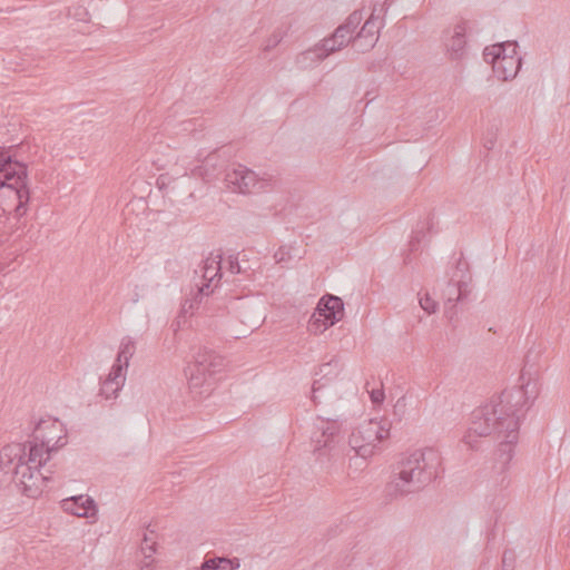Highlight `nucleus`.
I'll return each instance as SVG.
<instances>
[{"mask_svg": "<svg viewBox=\"0 0 570 570\" xmlns=\"http://www.w3.org/2000/svg\"><path fill=\"white\" fill-rule=\"evenodd\" d=\"M520 380L524 382L521 386L504 390L490 403L475 409L462 438V442L472 450L479 449L483 440L492 434L502 438L495 452L499 463H509L513 459L520 417L539 394L537 381L530 377L525 368Z\"/></svg>", "mask_w": 570, "mask_h": 570, "instance_id": "1", "label": "nucleus"}, {"mask_svg": "<svg viewBox=\"0 0 570 570\" xmlns=\"http://www.w3.org/2000/svg\"><path fill=\"white\" fill-rule=\"evenodd\" d=\"M33 441L29 446V461L47 463L55 452L67 444V431L58 419H42L35 426Z\"/></svg>", "mask_w": 570, "mask_h": 570, "instance_id": "2", "label": "nucleus"}, {"mask_svg": "<svg viewBox=\"0 0 570 570\" xmlns=\"http://www.w3.org/2000/svg\"><path fill=\"white\" fill-rule=\"evenodd\" d=\"M223 365V358L215 352L206 348L199 351L194 357V363L186 370L190 392L200 399L208 396L214 390V374L219 372Z\"/></svg>", "mask_w": 570, "mask_h": 570, "instance_id": "3", "label": "nucleus"}, {"mask_svg": "<svg viewBox=\"0 0 570 570\" xmlns=\"http://www.w3.org/2000/svg\"><path fill=\"white\" fill-rule=\"evenodd\" d=\"M438 465H413L404 469L403 465H396L393 470L394 479L385 485V498L389 503L395 498L421 490L438 475Z\"/></svg>", "mask_w": 570, "mask_h": 570, "instance_id": "4", "label": "nucleus"}, {"mask_svg": "<svg viewBox=\"0 0 570 570\" xmlns=\"http://www.w3.org/2000/svg\"><path fill=\"white\" fill-rule=\"evenodd\" d=\"M391 423L387 420L372 419L360 424L348 440L350 451L366 460L377 450L380 444L389 439Z\"/></svg>", "mask_w": 570, "mask_h": 570, "instance_id": "5", "label": "nucleus"}, {"mask_svg": "<svg viewBox=\"0 0 570 570\" xmlns=\"http://www.w3.org/2000/svg\"><path fill=\"white\" fill-rule=\"evenodd\" d=\"M342 440L341 423L334 420H321L311 435V448L315 460H338Z\"/></svg>", "mask_w": 570, "mask_h": 570, "instance_id": "6", "label": "nucleus"}, {"mask_svg": "<svg viewBox=\"0 0 570 570\" xmlns=\"http://www.w3.org/2000/svg\"><path fill=\"white\" fill-rule=\"evenodd\" d=\"M517 42H503L484 49V61L492 65L493 72L499 79L507 81L518 75L521 57L517 55Z\"/></svg>", "mask_w": 570, "mask_h": 570, "instance_id": "7", "label": "nucleus"}, {"mask_svg": "<svg viewBox=\"0 0 570 570\" xmlns=\"http://www.w3.org/2000/svg\"><path fill=\"white\" fill-rule=\"evenodd\" d=\"M48 465H0V473H12L22 495L36 499L42 493L48 478L40 470Z\"/></svg>", "mask_w": 570, "mask_h": 570, "instance_id": "8", "label": "nucleus"}, {"mask_svg": "<svg viewBox=\"0 0 570 570\" xmlns=\"http://www.w3.org/2000/svg\"><path fill=\"white\" fill-rule=\"evenodd\" d=\"M273 177L264 174L258 176L254 170L244 165H237L228 170L225 176L227 186L240 194L257 193L271 185Z\"/></svg>", "mask_w": 570, "mask_h": 570, "instance_id": "9", "label": "nucleus"}, {"mask_svg": "<svg viewBox=\"0 0 570 570\" xmlns=\"http://www.w3.org/2000/svg\"><path fill=\"white\" fill-rule=\"evenodd\" d=\"M344 315L343 301L333 295H327L318 302L316 312L312 315L308 330L314 334H321L342 320Z\"/></svg>", "mask_w": 570, "mask_h": 570, "instance_id": "10", "label": "nucleus"}, {"mask_svg": "<svg viewBox=\"0 0 570 570\" xmlns=\"http://www.w3.org/2000/svg\"><path fill=\"white\" fill-rule=\"evenodd\" d=\"M28 187V167L12 158L9 151L0 149V187Z\"/></svg>", "mask_w": 570, "mask_h": 570, "instance_id": "11", "label": "nucleus"}, {"mask_svg": "<svg viewBox=\"0 0 570 570\" xmlns=\"http://www.w3.org/2000/svg\"><path fill=\"white\" fill-rule=\"evenodd\" d=\"M29 200V187H11V185L0 187V205L4 217L12 213L17 218L22 217L28 210Z\"/></svg>", "mask_w": 570, "mask_h": 570, "instance_id": "12", "label": "nucleus"}, {"mask_svg": "<svg viewBox=\"0 0 570 570\" xmlns=\"http://www.w3.org/2000/svg\"><path fill=\"white\" fill-rule=\"evenodd\" d=\"M375 11L376 9H373L371 16L354 37V46L360 51H367L372 49L379 40V33L383 27V20L375 13Z\"/></svg>", "mask_w": 570, "mask_h": 570, "instance_id": "13", "label": "nucleus"}, {"mask_svg": "<svg viewBox=\"0 0 570 570\" xmlns=\"http://www.w3.org/2000/svg\"><path fill=\"white\" fill-rule=\"evenodd\" d=\"M468 23L461 21L446 31L445 48L452 60H460L465 55Z\"/></svg>", "mask_w": 570, "mask_h": 570, "instance_id": "14", "label": "nucleus"}, {"mask_svg": "<svg viewBox=\"0 0 570 570\" xmlns=\"http://www.w3.org/2000/svg\"><path fill=\"white\" fill-rule=\"evenodd\" d=\"M60 507H62V511L70 514L76 515L78 518H94L97 513V507L94 499L88 495H72L67 498L60 502Z\"/></svg>", "mask_w": 570, "mask_h": 570, "instance_id": "15", "label": "nucleus"}, {"mask_svg": "<svg viewBox=\"0 0 570 570\" xmlns=\"http://www.w3.org/2000/svg\"><path fill=\"white\" fill-rule=\"evenodd\" d=\"M220 261L222 257L217 255L209 256L203 262V265L200 267L203 282L198 286L199 294H210L213 293V288L217 286V283L222 277Z\"/></svg>", "mask_w": 570, "mask_h": 570, "instance_id": "16", "label": "nucleus"}, {"mask_svg": "<svg viewBox=\"0 0 570 570\" xmlns=\"http://www.w3.org/2000/svg\"><path fill=\"white\" fill-rule=\"evenodd\" d=\"M126 381V373H124V366L120 364H114L108 376L101 383L100 395L106 400L117 396V393L124 386Z\"/></svg>", "mask_w": 570, "mask_h": 570, "instance_id": "17", "label": "nucleus"}, {"mask_svg": "<svg viewBox=\"0 0 570 570\" xmlns=\"http://www.w3.org/2000/svg\"><path fill=\"white\" fill-rule=\"evenodd\" d=\"M363 21V13L361 10L353 11L346 21L338 26L332 35L338 46L345 47L351 40L354 41L353 33Z\"/></svg>", "mask_w": 570, "mask_h": 570, "instance_id": "18", "label": "nucleus"}, {"mask_svg": "<svg viewBox=\"0 0 570 570\" xmlns=\"http://www.w3.org/2000/svg\"><path fill=\"white\" fill-rule=\"evenodd\" d=\"M442 460L441 451L435 445L411 449L402 463H432Z\"/></svg>", "mask_w": 570, "mask_h": 570, "instance_id": "19", "label": "nucleus"}, {"mask_svg": "<svg viewBox=\"0 0 570 570\" xmlns=\"http://www.w3.org/2000/svg\"><path fill=\"white\" fill-rule=\"evenodd\" d=\"M0 463H32L29 461V448L23 443H11L0 451Z\"/></svg>", "mask_w": 570, "mask_h": 570, "instance_id": "20", "label": "nucleus"}, {"mask_svg": "<svg viewBox=\"0 0 570 570\" xmlns=\"http://www.w3.org/2000/svg\"><path fill=\"white\" fill-rule=\"evenodd\" d=\"M468 293V285L463 282H459L456 285L449 283L445 295H446V303H445V315L449 318H452L455 314L454 307L455 303L461 302L464 299Z\"/></svg>", "mask_w": 570, "mask_h": 570, "instance_id": "21", "label": "nucleus"}, {"mask_svg": "<svg viewBox=\"0 0 570 570\" xmlns=\"http://www.w3.org/2000/svg\"><path fill=\"white\" fill-rule=\"evenodd\" d=\"M239 568V561L234 558L217 557L214 554H207L202 562V570H237Z\"/></svg>", "mask_w": 570, "mask_h": 570, "instance_id": "22", "label": "nucleus"}, {"mask_svg": "<svg viewBox=\"0 0 570 570\" xmlns=\"http://www.w3.org/2000/svg\"><path fill=\"white\" fill-rule=\"evenodd\" d=\"M323 60L324 57L321 55L320 48L315 45L313 48H309L297 55L295 63L299 69L306 70L316 66Z\"/></svg>", "mask_w": 570, "mask_h": 570, "instance_id": "23", "label": "nucleus"}, {"mask_svg": "<svg viewBox=\"0 0 570 570\" xmlns=\"http://www.w3.org/2000/svg\"><path fill=\"white\" fill-rule=\"evenodd\" d=\"M136 352V342L130 336H125L119 346V352L117 355V360L115 364H120L124 366V373H127V368L129 366V361L134 356Z\"/></svg>", "mask_w": 570, "mask_h": 570, "instance_id": "24", "label": "nucleus"}, {"mask_svg": "<svg viewBox=\"0 0 570 570\" xmlns=\"http://www.w3.org/2000/svg\"><path fill=\"white\" fill-rule=\"evenodd\" d=\"M209 294H199V287L197 288V292L193 295L191 298H186L183 306H181V313L183 314H189L193 315L194 309L198 308L200 305L204 296H208Z\"/></svg>", "mask_w": 570, "mask_h": 570, "instance_id": "25", "label": "nucleus"}, {"mask_svg": "<svg viewBox=\"0 0 570 570\" xmlns=\"http://www.w3.org/2000/svg\"><path fill=\"white\" fill-rule=\"evenodd\" d=\"M316 46L320 48L321 55L324 57V59L327 58L331 53L342 49V46H338L333 36L323 39Z\"/></svg>", "mask_w": 570, "mask_h": 570, "instance_id": "26", "label": "nucleus"}, {"mask_svg": "<svg viewBox=\"0 0 570 570\" xmlns=\"http://www.w3.org/2000/svg\"><path fill=\"white\" fill-rule=\"evenodd\" d=\"M149 534L153 535V530H149V533L145 532L144 543H141V551H144L145 558H150V556L156 552V549L154 548L156 542L151 537H149Z\"/></svg>", "mask_w": 570, "mask_h": 570, "instance_id": "27", "label": "nucleus"}, {"mask_svg": "<svg viewBox=\"0 0 570 570\" xmlns=\"http://www.w3.org/2000/svg\"><path fill=\"white\" fill-rule=\"evenodd\" d=\"M420 306L429 314H433L438 309V303L429 294L420 298Z\"/></svg>", "mask_w": 570, "mask_h": 570, "instance_id": "28", "label": "nucleus"}, {"mask_svg": "<svg viewBox=\"0 0 570 570\" xmlns=\"http://www.w3.org/2000/svg\"><path fill=\"white\" fill-rule=\"evenodd\" d=\"M514 553L511 550L502 552V570H513Z\"/></svg>", "mask_w": 570, "mask_h": 570, "instance_id": "29", "label": "nucleus"}, {"mask_svg": "<svg viewBox=\"0 0 570 570\" xmlns=\"http://www.w3.org/2000/svg\"><path fill=\"white\" fill-rule=\"evenodd\" d=\"M327 385V381L322 383L321 380H315L312 385V401L314 404H318L317 393Z\"/></svg>", "mask_w": 570, "mask_h": 570, "instance_id": "30", "label": "nucleus"}, {"mask_svg": "<svg viewBox=\"0 0 570 570\" xmlns=\"http://www.w3.org/2000/svg\"><path fill=\"white\" fill-rule=\"evenodd\" d=\"M370 397L374 404H381L385 397L384 391L382 389L372 390V392L370 393Z\"/></svg>", "mask_w": 570, "mask_h": 570, "instance_id": "31", "label": "nucleus"}, {"mask_svg": "<svg viewBox=\"0 0 570 570\" xmlns=\"http://www.w3.org/2000/svg\"><path fill=\"white\" fill-rule=\"evenodd\" d=\"M142 292H144V287L142 286L136 285L134 287L132 297H131V302L134 304L138 303L139 299L142 297Z\"/></svg>", "mask_w": 570, "mask_h": 570, "instance_id": "32", "label": "nucleus"}, {"mask_svg": "<svg viewBox=\"0 0 570 570\" xmlns=\"http://www.w3.org/2000/svg\"><path fill=\"white\" fill-rule=\"evenodd\" d=\"M288 253L284 248H279L275 252L274 258L277 263H283L287 261Z\"/></svg>", "mask_w": 570, "mask_h": 570, "instance_id": "33", "label": "nucleus"}, {"mask_svg": "<svg viewBox=\"0 0 570 570\" xmlns=\"http://www.w3.org/2000/svg\"><path fill=\"white\" fill-rule=\"evenodd\" d=\"M421 242V230L416 229L414 232V236L412 237L410 242L411 249L414 250L415 246Z\"/></svg>", "mask_w": 570, "mask_h": 570, "instance_id": "34", "label": "nucleus"}, {"mask_svg": "<svg viewBox=\"0 0 570 570\" xmlns=\"http://www.w3.org/2000/svg\"><path fill=\"white\" fill-rule=\"evenodd\" d=\"M279 41H281V38L276 35H274L271 39H268V41L265 46V50H269V49L276 47Z\"/></svg>", "mask_w": 570, "mask_h": 570, "instance_id": "35", "label": "nucleus"}, {"mask_svg": "<svg viewBox=\"0 0 570 570\" xmlns=\"http://www.w3.org/2000/svg\"><path fill=\"white\" fill-rule=\"evenodd\" d=\"M229 271H230L232 274L240 273V266H239L237 259H230L229 261Z\"/></svg>", "mask_w": 570, "mask_h": 570, "instance_id": "36", "label": "nucleus"}, {"mask_svg": "<svg viewBox=\"0 0 570 570\" xmlns=\"http://www.w3.org/2000/svg\"><path fill=\"white\" fill-rule=\"evenodd\" d=\"M248 331L252 332L254 328L259 326V317L250 318L247 323Z\"/></svg>", "mask_w": 570, "mask_h": 570, "instance_id": "37", "label": "nucleus"}, {"mask_svg": "<svg viewBox=\"0 0 570 570\" xmlns=\"http://www.w3.org/2000/svg\"><path fill=\"white\" fill-rule=\"evenodd\" d=\"M493 145H494V140H493V138H491V139H489L488 141H485V142H484V147H485L488 150L492 149Z\"/></svg>", "mask_w": 570, "mask_h": 570, "instance_id": "38", "label": "nucleus"}, {"mask_svg": "<svg viewBox=\"0 0 570 570\" xmlns=\"http://www.w3.org/2000/svg\"><path fill=\"white\" fill-rule=\"evenodd\" d=\"M331 366H332V363L323 364V365L321 366L320 371H321V372H324V371H325V368L331 367Z\"/></svg>", "mask_w": 570, "mask_h": 570, "instance_id": "39", "label": "nucleus"}, {"mask_svg": "<svg viewBox=\"0 0 570 570\" xmlns=\"http://www.w3.org/2000/svg\"><path fill=\"white\" fill-rule=\"evenodd\" d=\"M505 466H507V465H499V468H500V474H504V473H505Z\"/></svg>", "mask_w": 570, "mask_h": 570, "instance_id": "40", "label": "nucleus"}, {"mask_svg": "<svg viewBox=\"0 0 570 570\" xmlns=\"http://www.w3.org/2000/svg\"><path fill=\"white\" fill-rule=\"evenodd\" d=\"M246 334L245 333H242V334H235L234 337L235 338H239L240 336H245Z\"/></svg>", "mask_w": 570, "mask_h": 570, "instance_id": "41", "label": "nucleus"}, {"mask_svg": "<svg viewBox=\"0 0 570 570\" xmlns=\"http://www.w3.org/2000/svg\"><path fill=\"white\" fill-rule=\"evenodd\" d=\"M504 53L505 55H511V51L510 50H505Z\"/></svg>", "mask_w": 570, "mask_h": 570, "instance_id": "42", "label": "nucleus"}, {"mask_svg": "<svg viewBox=\"0 0 570 570\" xmlns=\"http://www.w3.org/2000/svg\"><path fill=\"white\" fill-rule=\"evenodd\" d=\"M139 570H146V566H144V567H141V568H139Z\"/></svg>", "mask_w": 570, "mask_h": 570, "instance_id": "43", "label": "nucleus"}]
</instances>
